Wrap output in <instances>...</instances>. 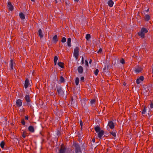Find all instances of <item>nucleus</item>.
<instances>
[{"label": "nucleus", "mask_w": 153, "mask_h": 153, "mask_svg": "<svg viewBox=\"0 0 153 153\" xmlns=\"http://www.w3.org/2000/svg\"><path fill=\"white\" fill-rule=\"evenodd\" d=\"M76 85H78L79 83V79L78 77H76L75 80Z\"/></svg>", "instance_id": "cd10ccee"}, {"label": "nucleus", "mask_w": 153, "mask_h": 153, "mask_svg": "<svg viewBox=\"0 0 153 153\" xmlns=\"http://www.w3.org/2000/svg\"><path fill=\"white\" fill-rule=\"evenodd\" d=\"M28 130L31 132L33 133L34 131V129L33 127L30 126L28 128Z\"/></svg>", "instance_id": "2eb2a0df"}, {"label": "nucleus", "mask_w": 153, "mask_h": 153, "mask_svg": "<svg viewBox=\"0 0 153 153\" xmlns=\"http://www.w3.org/2000/svg\"><path fill=\"white\" fill-rule=\"evenodd\" d=\"M58 60V57L57 56H55L54 57V62L55 65H56L57 63V61Z\"/></svg>", "instance_id": "b1692460"}, {"label": "nucleus", "mask_w": 153, "mask_h": 153, "mask_svg": "<svg viewBox=\"0 0 153 153\" xmlns=\"http://www.w3.org/2000/svg\"><path fill=\"white\" fill-rule=\"evenodd\" d=\"M120 62L121 63L123 64L125 63V61L123 59H122L120 60Z\"/></svg>", "instance_id": "e433bc0d"}, {"label": "nucleus", "mask_w": 153, "mask_h": 153, "mask_svg": "<svg viewBox=\"0 0 153 153\" xmlns=\"http://www.w3.org/2000/svg\"><path fill=\"white\" fill-rule=\"evenodd\" d=\"M91 62H92V60L91 59H90L89 61V63L91 64Z\"/></svg>", "instance_id": "a18cd8bd"}, {"label": "nucleus", "mask_w": 153, "mask_h": 153, "mask_svg": "<svg viewBox=\"0 0 153 153\" xmlns=\"http://www.w3.org/2000/svg\"><path fill=\"white\" fill-rule=\"evenodd\" d=\"M150 107L151 108H153V102H152L150 104Z\"/></svg>", "instance_id": "4c0bfd02"}, {"label": "nucleus", "mask_w": 153, "mask_h": 153, "mask_svg": "<svg viewBox=\"0 0 153 153\" xmlns=\"http://www.w3.org/2000/svg\"><path fill=\"white\" fill-rule=\"evenodd\" d=\"M80 79H81V80H82V81H83V80H84V77L82 76V77Z\"/></svg>", "instance_id": "37998d69"}, {"label": "nucleus", "mask_w": 153, "mask_h": 153, "mask_svg": "<svg viewBox=\"0 0 153 153\" xmlns=\"http://www.w3.org/2000/svg\"><path fill=\"white\" fill-rule=\"evenodd\" d=\"M79 123H80V126L81 127V128H82V125H83V123H82V120H80L79 121Z\"/></svg>", "instance_id": "c9c22d12"}, {"label": "nucleus", "mask_w": 153, "mask_h": 153, "mask_svg": "<svg viewBox=\"0 0 153 153\" xmlns=\"http://www.w3.org/2000/svg\"><path fill=\"white\" fill-rule=\"evenodd\" d=\"M102 51V49L101 48H100L99 50L97 51V53H101Z\"/></svg>", "instance_id": "ea45409f"}, {"label": "nucleus", "mask_w": 153, "mask_h": 153, "mask_svg": "<svg viewBox=\"0 0 153 153\" xmlns=\"http://www.w3.org/2000/svg\"><path fill=\"white\" fill-rule=\"evenodd\" d=\"M29 85V81L28 79H26L25 80V83L24 85L25 88H27Z\"/></svg>", "instance_id": "9b49d317"}, {"label": "nucleus", "mask_w": 153, "mask_h": 153, "mask_svg": "<svg viewBox=\"0 0 153 153\" xmlns=\"http://www.w3.org/2000/svg\"><path fill=\"white\" fill-rule=\"evenodd\" d=\"M99 71L98 69H96L94 71V74L96 76H97L99 73Z\"/></svg>", "instance_id": "c756f323"}, {"label": "nucleus", "mask_w": 153, "mask_h": 153, "mask_svg": "<svg viewBox=\"0 0 153 153\" xmlns=\"http://www.w3.org/2000/svg\"><path fill=\"white\" fill-rule=\"evenodd\" d=\"M39 35L41 38H42L43 35L42 33V31L41 29H39L38 31Z\"/></svg>", "instance_id": "4be33fe9"}, {"label": "nucleus", "mask_w": 153, "mask_h": 153, "mask_svg": "<svg viewBox=\"0 0 153 153\" xmlns=\"http://www.w3.org/2000/svg\"><path fill=\"white\" fill-rule=\"evenodd\" d=\"M53 39L55 42L56 43L58 40V39L57 38V35H54L53 38Z\"/></svg>", "instance_id": "6ab92c4d"}, {"label": "nucleus", "mask_w": 153, "mask_h": 153, "mask_svg": "<svg viewBox=\"0 0 153 153\" xmlns=\"http://www.w3.org/2000/svg\"><path fill=\"white\" fill-rule=\"evenodd\" d=\"M60 81L61 82H63L64 81V79L62 76H61L60 77Z\"/></svg>", "instance_id": "7c9ffc66"}, {"label": "nucleus", "mask_w": 153, "mask_h": 153, "mask_svg": "<svg viewBox=\"0 0 153 153\" xmlns=\"http://www.w3.org/2000/svg\"><path fill=\"white\" fill-rule=\"evenodd\" d=\"M116 131H113L110 132L109 133L113 137V138L115 139V138H116Z\"/></svg>", "instance_id": "4468645a"}, {"label": "nucleus", "mask_w": 153, "mask_h": 153, "mask_svg": "<svg viewBox=\"0 0 153 153\" xmlns=\"http://www.w3.org/2000/svg\"><path fill=\"white\" fill-rule=\"evenodd\" d=\"M73 146L75 147L76 153H81L80 148L78 144L76 143H74Z\"/></svg>", "instance_id": "7ed1b4c3"}, {"label": "nucleus", "mask_w": 153, "mask_h": 153, "mask_svg": "<svg viewBox=\"0 0 153 153\" xmlns=\"http://www.w3.org/2000/svg\"><path fill=\"white\" fill-rule=\"evenodd\" d=\"M56 3L57 2V1H55Z\"/></svg>", "instance_id": "8fccbe9b"}, {"label": "nucleus", "mask_w": 153, "mask_h": 153, "mask_svg": "<svg viewBox=\"0 0 153 153\" xmlns=\"http://www.w3.org/2000/svg\"><path fill=\"white\" fill-rule=\"evenodd\" d=\"M79 0H74V1H75L78 2Z\"/></svg>", "instance_id": "49530a36"}, {"label": "nucleus", "mask_w": 153, "mask_h": 153, "mask_svg": "<svg viewBox=\"0 0 153 153\" xmlns=\"http://www.w3.org/2000/svg\"><path fill=\"white\" fill-rule=\"evenodd\" d=\"M96 132L97 134V137L100 139H101L104 134V131L102 130H101L100 127L98 126H96L94 127Z\"/></svg>", "instance_id": "f257e3e1"}, {"label": "nucleus", "mask_w": 153, "mask_h": 153, "mask_svg": "<svg viewBox=\"0 0 153 153\" xmlns=\"http://www.w3.org/2000/svg\"><path fill=\"white\" fill-rule=\"evenodd\" d=\"M15 64V63L13 62V61L11 59L10 60V67L11 70H13V66Z\"/></svg>", "instance_id": "f3484780"}, {"label": "nucleus", "mask_w": 153, "mask_h": 153, "mask_svg": "<svg viewBox=\"0 0 153 153\" xmlns=\"http://www.w3.org/2000/svg\"><path fill=\"white\" fill-rule=\"evenodd\" d=\"M143 68L140 66H137L135 68L134 71L136 73H140L142 70Z\"/></svg>", "instance_id": "0eeeda50"}, {"label": "nucleus", "mask_w": 153, "mask_h": 153, "mask_svg": "<svg viewBox=\"0 0 153 153\" xmlns=\"http://www.w3.org/2000/svg\"><path fill=\"white\" fill-rule=\"evenodd\" d=\"M146 112V108L145 106L144 107L142 111V114H145Z\"/></svg>", "instance_id": "c85d7f7f"}, {"label": "nucleus", "mask_w": 153, "mask_h": 153, "mask_svg": "<svg viewBox=\"0 0 153 153\" xmlns=\"http://www.w3.org/2000/svg\"><path fill=\"white\" fill-rule=\"evenodd\" d=\"M150 19V16L148 15H146L145 16V19L146 21H149Z\"/></svg>", "instance_id": "a878e982"}, {"label": "nucleus", "mask_w": 153, "mask_h": 153, "mask_svg": "<svg viewBox=\"0 0 153 153\" xmlns=\"http://www.w3.org/2000/svg\"><path fill=\"white\" fill-rule=\"evenodd\" d=\"M4 142L3 141H2L1 142L0 144V146L1 147V148L2 149H4Z\"/></svg>", "instance_id": "393cba45"}, {"label": "nucleus", "mask_w": 153, "mask_h": 153, "mask_svg": "<svg viewBox=\"0 0 153 153\" xmlns=\"http://www.w3.org/2000/svg\"><path fill=\"white\" fill-rule=\"evenodd\" d=\"M91 38V35L89 34H87L86 35L85 38L87 40H88Z\"/></svg>", "instance_id": "bb28decb"}, {"label": "nucleus", "mask_w": 153, "mask_h": 153, "mask_svg": "<svg viewBox=\"0 0 153 153\" xmlns=\"http://www.w3.org/2000/svg\"><path fill=\"white\" fill-rule=\"evenodd\" d=\"M66 148L63 145H61L60 149L59 150V153H65V152Z\"/></svg>", "instance_id": "1a4fd4ad"}, {"label": "nucleus", "mask_w": 153, "mask_h": 153, "mask_svg": "<svg viewBox=\"0 0 153 153\" xmlns=\"http://www.w3.org/2000/svg\"><path fill=\"white\" fill-rule=\"evenodd\" d=\"M85 65L87 66H88V61L86 60H85Z\"/></svg>", "instance_id": "58836bf2"}, {"label": "nucleus", "mask_w": 153, "mask_h": 153, "mask_svg": "<svg viewBox=\"0 0 153 153\" xmlns=\"http://www.w3.org/2000/svg\"><path fill=\"white\" fill-rule=\"evenodd\" d=\"M57 91L59 94H63V91L61 87L57 88Z\"/></svg>", "instance_id": "a211bd4d"}, {"label": "nucleus", "mask_w": 153, "mask_h": 153, "mask_svg": "<svg viewBox=\"0 0 153 153\" xmlns=\"http://www.w3.org/2000/svg\"><path fill=\"white\" fill-rule=\"evenodd\" d=\"M92 141L94 143L95 142V138H93L92 139Z\"/></svg>", "instance_id": "c03bdc74"}, {"label": "nucleus", "mask_w": 153, "mask_h": 153, "mask_svg": "<svg viewBox=\"0 0 153 153\" xmlns=\"http://www.w3.org/2000/svg\"><path fill=\"white\" fill-rule=\"evenodd\" d=\"M25 99L27 103L30 102V97L29 95H26L25 97Z\"/></svg>", "instance_id": "412c9836"}, {"label": "nucleus", "mask_w": 153, "mask_h": 153, "mask_svg": "<svg viewBox=\"0 0 153 153\" xmlns=\"http://www.w3.org/2000/svg\"><path fill=\"white\" fill-rule=\"evenodd\" d=\"M22 137L25 138L26 136V132H23L22 135Z\"/></svg>", "instance_id": "72a5a7b5"}, {"label": "nucleus", "mask_w": 153, "mask_h": 153, "mask_svg": "<svg viewBox=\"0 0 153 153\" xmlns=\"http://www.w3.org/2000/svg\"><path fill=\"white\" fill-rule=\"evenodd\" d=\"M58 65L61 68H64V64L62 62H59L58 63Z\"/></svg>", "instance_id": "5701e85b"}, {"label": "nucleus", "mask_w": 153, "mask_h": 153, "mask_svg": "<svg viewBox=\"0 0 153 153\" xmlns=\"http://www.w3.org/2000/svg\"><path fill=\"white\" fill-rule=\"evenodd\" d=\"M66 39L65 38L63 37L62 38L61 40V42L62 43H64L66 42Z\"/></svg>", "instance_id": "2f4dec72"}, {"label": "nucleus", "mask_w": 153, "mask_h": 153, "mask_svg": "<svg viewBox=\"0 0 153 153\" xmlns=\"http://www.w3.org/2000/svg\"><path fill=\"white\" fill-rule=\"evenodd\" d=\"M107 4L109 7H112L114 4V2L112 0H110L108 1Z\"/></svg>", "instance_id": "f8f14e48"}, {"label": "nucleus", "mask_w": 153, "mask_h": 153, "mask_svg": "<svg viewBox=\"0 0 153 153\" xmlns=\"http://www.w3.org/2000/svg\"><path fill=\"white\" fill-rule=\"evenodd\" d=\"M21 123L23 125L25 126V123L24 119H23L22 120Z\"/></svg>", "instance_id": "473e14b6"}, {"label": "nucleus", "mask_w": 153, "mask_h": 153, "mask_svg": "<svg viewBox=\"0 0 153 153\" xmlns=\"http://www.w3.org/2000/svg\"><path fill=\"white\" fill-rule=\"evenodd\" d=\"M16 106L18 107H21L22 105V100L20 99H18L16 101Z\"/></svg>", "instance_id": "6e6552de"}, {"label": "nucleus", "mask_w": 153, "mask_h": 153, "mask_svg": "<svg viewBox=\"0 0 153 153\" xmlns=\"http://www.w3.org/2000/svg\"><path fill=\"white\" fill-rule=\"evenodd\" d=\"M25 120H27L28 119V117L27 116H26L25 117Z\"/></svg>", "instance_id": "79ce46f5"}, {"label": "nucleus", "mask_w": 153, "mask_h": 153, "mask_svg": "<svg viewBox=\"0 0 153 153\" xmlns=\"http://www.w3.org/2000/svg\"><path fill=\"white\" fill-rule=\"evenodd\" d=\"M19 16L21 20H24L25 19V14L22 12H20L19 13Z\"/></svg>", "instance_id": "dca6fc26"}, {"label": "nucleus", "mask_w": 153, "mask_h": 153, "mask_svg": "<svg viewBox=\"0 0 153 153\" xmlns=\"http://www.w3.org/2000/svg\"><path fill=\"white\" fill-rule=\"evenodd\" d=\"M79 48L76 47L74 50V55L76 59H77L79 56Z\"/></svg>", "instance_id": "20e7f679"}, {"label": "nucleus", "mask_w": 153, "mask_h": 153, "mask_svg": "<svg viewBox=\"0 0 153 153\" xmlns=\"http://www.w3.org/2000/svg\"><path fill=\"white\" fill-rule=\"evenodd\" d=\"M77 70L78 72L80 74L82 73L83 71V68L81 66H80L78 67Z\"/></svg>", "instance_id": "ddd939ff"}, {"label": "nucleus", "mask_w": 153, "mask_h": 153, "mask_svg": "<svg viewBox=\"0 0 153 153\" xmlns=\"http://www.w3.org/2000/svg\"><path fill=\"white\" fill-rule=\"evenodd\" d=\"M7 6L8 9L11 11L13 10V7L10 1H8L7 2Z\"/></svg>", "instance_id": "9d476101"}, {"label": "nucleus", "mask_w": 153, "mask_h": 153, "mask_svg": "<svg viewBox=\"0 0 153 153\" xmlns=\"http://www.w3.org/2000/svg\"><path fill=\"white\" fill-rule=\"evenodd\" d=\"M32 1H34V0H31Z\"/></svg>", "instance_id": "09e8293b"}, {"label": "nucleus", "mask_w": 153, "mask_h": 153, "mask_svg": "<svg viewBox=\"0 0 153 153\" xmlns=\"http://www.w3.org/2000/svg\"><path fill=\"white\" fill-rule=\"evenodd\" d=\"M81 62L82 64H83L84 63V59L83 57H82Z\"/></svg>", "instance_id": "a19ab883"}, {"label": "nucleus", "mask_w": 153, "mask_h": 153, "mask_svg": "<svg viewBox=\"0 0 153 153\" xmlns=\"http://www.w3.org/2000/svg\"><path fill=\"white\" fill-rule=\"evenodd\" d=\"M108 126L110 128L113 129L114 127V124L112 121H109L108 122Z\"/></svg>", "instance_id": "39448f33"}, {"label": "nucleus", "mask_w": 153, "mask_h": 153, "mask_svg": "<svg viewBox=\"0 0 153 153\" xmlns=\"http://www.w3.org/2000/svg\"><path fill=\"white\" fill-rule=\"evenodd\" d=\"M147 12H148L149 11V9H148L146 11Z\"/></svg>", "instance_id": "de8ad7c7"}, {"label": "nucleus", "mask_w": 153, "mask_h": 153, "mask_svg": "<svg viewBox=\"0 0 153 153\" xmlns=\"http://www.w3.org/2000/svg\"><path fill=\"white\" fill-rule=\"evenodd\" d=\"M71 38H68L67 40V45L68 46L70 47L71 46Z\"/></svg>", "instance_id": "aec40b11"}, {"label": "nucleus", "mask_w": 153, "mask_h": 153, "mask_svg": "<svg viewBox=\"0 0 153 153\" xmlns=\"http://www.w3.org/2000/svg\"><path fill=\"white\" fill-rule=\"evenodd\" d=\"M144 79V77L143 76H140L139 78H137L136 80V83L137 84H139L141 82H142Z\"/></svg>", "instance_id": "423d86ee"}, {"label": "nucleus", "mask_w": 153, "mask_h": 153, "mask_svg": "<svg viewBox=\"0 0 153 153\" xmlns=\"http://www.w3.org/2000/svg\"><path fill=\"white\" fill-rule=\"evenodd\" d=\"M95 100L94 99L91 100L90 101L91 103V104H93L95 102Z\"/></svg>", "instance_id": "f704fd0d"}, {"label": "nucleus", "mask_w": 153, "mask_h": 153, "mask_svg": "<svg viewBox=\"0 0 153 153\" xmlns=\"http://www.w3.org/2000/svg\"><path fill=\"white\" fill-rule=\"evenodd\" d=\"M148 32V31L146 28L143 27L141 28L140 31L138 32V34L141 37L143 38L145 37V34Z\"/></svg>", "instance_id": "f03ea898"}]
</instances>
